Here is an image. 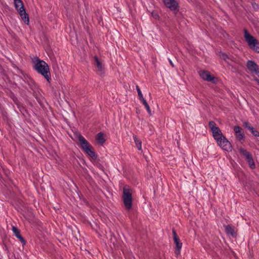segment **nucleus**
Listing matches in <instances>:
<instances>
[{
	"mask_svg": "<svg viewBox=\"0 0 259 259\" xmlns=\"http://www.w3.org/2000/svg\"><path fill=\"white\" fill-rule=\"evenodd\" d=\"M243 126L246 128H247L248 130L252 126L247 121L243 122Z\"/></svg>",
	"mask_w": 259,
	"mask_h": 259,
	"instance_id": "nucleus-24",
	"label": "nucleus"
},
{
	"mask_svg": "<svg viewBox=\"0 0 259 259\" xmlns=\"http://www.w3.org/2000/svg\"><path fill=\"white\" fill-rule=\"evenodd\" d=\"M199 75L205 80L215 83L217 78L211 75L210 73L206 70H201L199 72Z\"/></svg>",
	"mask_w": 259,
	"mask_h": 259,
	"instance_id": "nucleus-6",
	"label": "nucleus"
},
{
	"mask_svg": "<svg viewBox=\"0 0 259 259\" xmlns=\"http://www.w3.org/2000/svg\"><path fill=\"white\" fill-rule=\"evenodd\" d=\"M96 140L98 143L101 145H102L105 142V139L104 138V134L103 133L100 132L97 134L96 136Z\"/></svg>",
	"mask_w": 259,
	"mask_h": 259,
	"instance_id": "nucleus-16",
	"label": "nucleus"
},
{
	"mask_svg": "<svg viewBox=\"0 0 259 259\" xmlns=\"http://www.w3.org/2000/svg\"><path fill=\"white\" fill-rule=\"evenodd\" d=\"M152 15L155 19H157L159 17L157 14H154V13H152Z\"/></svg>",
	"mask_w": 259,
	"mask_h": 259,
	"instance_id": "nucleus-28",
	"label": "nucleus"
},
{
	"mask_svg": "<svg viewBox=\"0 0 259 259\" xmlns=\"http://www.w3.org/2000/svg\"><path fill=\"white\" fill-rule=\"evenodd\" d=\"M251 134L254 136L255 137H259V132L258 131L256 130L252 126L249 130Z\"/></svg>",
	"mask_w": 259,
	"mask_h": 259,
	"instance_id": "nucleus-21",
	"label": "nucleus"
},
{
	"mask_svg": "<svg viewBox=\"0 0 259 259\" xmlns=\"http://www.w3.org/2000/svg\"><path fill=\"white\" fill-rule=\"evenodd\" d=\"M236 137L238 140L241 141L244 138V134L243 130L238 125L234 127Z\"/></svg>",
	"mask_w": 259,
	"mask_h": 259,
	"instance_id": "nucleus-12",
	"label": "nucleus"
},
{
	"mask_svg": "<svg viewBox=\"0 0 259 259\" xmlns=\"http://www.w3.org/2000/svg\"><path fill=\"white\" fill-rule=\"evenodd\" d=\"M208 125L211 129L212 136L219 146L225 151H231L232 147L231 143L227 138L223 136L220 128L217 126L215 122L213 121H210Z\"/></svg>",
	"mask_w": 259,
	"mask_h": 259,
	"instance_id": "nucleus-1",
	"label": "nucleus"
},
{
	"mask_svg": "<svg viewBox=\"0 0 259 259\" xmlns=\"http://www.w3.org/2000/svg\"><path fill=\"white\" fill-rule=\"evenodd\" d=\"M122 199L126 210H130L132 207V190L127 185L123 187Z\"/></svg>",
	"mask_w": 259,
	"mask_h": 259,
	"instance_id": "nucleus-3",
	"label": "nucleus"
},
{
	"mask_svg": "<svg viewBox=\"0 0 259 259\" xmlns=\"http://www.w3.org/2000/svg\"><path fill=\"white\" fill-rule=\"evenodd\" d=\"M16 10L19 12L24 23L28 25L29 22L28 15L26 13L22 0H14Z\"/></svg>",
	"mask_w": 259,
	"mask_h": 259,
	"instance_id": "nucleus-5",
	"label": "nucleus"
},
{
	"mask_svg": "<svg viewBox=\"0 0 259 259\" xmlns=\"http://www.w3.org/2000/svg\"><path fill=\"white\" fill-rule=\"evenodd\" d=\"M140 100L142 101L144 106L148 104L144 97H143V98H140Z\"/></svg>",
	"mask_w": 259,
	"mask_h": 259,
	"instance_id": "nucleus-27",
	"label": "nucleus"
},
{
	"mask_svg": "<svg viewBox=\"0 0 259 259\" xmlns=\"http://www.w3.org/2000/svg\"><path fill=\"white\" fill-rule=\"evenodd\" d=\"M230 61L235 63H237L238 62V60L232 56H230Z\"/></svg>",
	"mask_w": 259,
	"mask_h": 259,
	"instance_id": "nucleus-25",
	"label": "nucleus"
},
{
	"mask_svg": "<svg viewBox=\"0 0 259 259\" xmlns=\"http://www.w3.org/2000/svg\"><path fill=\"white\" fill-rule=\"evenodd\" d=\"M172 234L174 236V243L176 244V253L179 254L182 247V243L181 242L179 236L174 229H172Z\"/></svg>",
	"mask_w": 259,
	"mask_h": 259,
	"instance_id": "nucleus-9",
	"label": "nucleus"
},
{
	"mask_svg": "<svg viewBox=\"0 0 259 259\" xmlns=\"http://www.w3.org/2000/svg\"><path fill=\"white\" fill-rule=\"evenodd\" d=\"M220 57L226 63H229V61H230V56H228L226 54L221 52L220 53Z\"/></svg>",
	"mask_w": 259,
	"mask_h": 259,
	"instance_id": "nucleus-18",
	"label": "nucleus"
},
{
	"mask_svg": "<svg viewBox=\"0 0 259 259\" xmlns=\"http://www.w3.org/2000/svg\"><path fill=\"white\" fill-rule=\"evenodd\" d=\"M93 147L91 145L90 146L87 147V148L84 149V150H83V151L87 154H88L89 152L90 151H91L92 149H93Z\"/></svg>",
	"mask_w": 259,
	"mask_h": 259,
	"instance_id": "nucleus-23",
	"label": "nucleus"
},
{
	"mask_svg": "<svg viewBox=\"0 0 259 259\" xmlns=\"http://www.w3.org/2000/svg\"><path fill=\"white\" fill-rule=\"evenodd\" d=\"M169 62L170 65L172 66V67H174V65L172 62L171 61V60L169 59Z\"/></svg>",
	"mask_w": 259,
	"mask_h": 259,
	"instance_id": "nucleus-30",
	"label": "nucleus"
},
{
	"mask_svg": "<svg viewBox=\"0 0 259 259\" xmlns=\"http://www.w3.org/2000/svg\"><path fill=\"white\" fill-rule=\"evenodd\" d=\"M145 107L147 112L149 114V115H152L151 111V109H150V108L149 105L148 104V105L145 106Z\"/></svg>",
	"mask_w": 259,
	"mask_h": 259,
	"instance_id": "nucleus-26",
	"label": "nucleus"
},
{
	"mask_svg": "<svg viewBox=\"0 0 259 259\" xmlns=\"http://www.w3.org/2000/svg\"><path fill=\"white\" fill-rule=\"evenodd\" d=\"M136 90L137 91L138 95V97H139V99L143 98V96L141 91L138 85H136Z\"/></svg>",
	"mask_w": 259,
	"mask_h": 259,
	"instance_id": "nucleus-22",
	"label": "nucleus"
},
{
	"mask_svg": "<svg viewBox=\"0 0 259 259\" xmlns=\"http://www.w3.org/2000/svg\"><path fill=\"white\" fill-rule=\"evenodd\" d=\"M133 138L136 146L139 150H142V142L139 139L136 135L133 136Z\"/></svg>",
	"mask_w": 259,
	"mask_h": 259,
	"instance_id": "nucleus-17",
	"label": "nucleus"
},
{
	"mask_svg": "<svg viewBox=\"0 0 259 259\" xmlns=\"http://www.w3.org/2000/svg\"><path fill=\"white\" fill-rule=\"evenodd\" d=\"M247 162L251 169H253L255 168V164L252 157L248 160Z\"/></svg>",
	"mask_w": 259,
	"mask_h": 259,
	"instance_id": "nucleus-19",
	"label": "nucleus"
},
{
	"mask_svg": "<svg viewBox=\"0 0 259 259\" xmlns=\"http://www.w3.org/2000/svg\"><path fill=\"white\" fill-rule=\"evenodd\" d=\"M94 59L95 63V65L96 66L97 68V72L99 75H102L104 73V68L102 65V64L100 61L98 57L97 56H95L94 57Z\"/></svg>",
	"mask_w": 259,
	"mask_h": 259,
	"instance_id": "nucleus-11",
	"label": "nucleus"
},
{
	"mask_svg": "<svg viewBox=\"0 0 259 259\" xmlns=\"http://www.w3.org/2000/svg\"><path fill=\"white\" fill-rule=\"evenodd\" d=\"M77 139L79 142V146L82 150L91 145L89 142L80 134H79L77 136Z\"/></svg>",
	"mask_w": 259,
	"mask_h": 259,
	"instance_id": "nucleus-10",
	"label": "nucleus"
},
{
	"mask_svg": "<svg viewBox=\"0 0 259 259\" xmlns=\"http://www.w3.org/2000/svg\"><path fill=\"white\" fill-rule=\"evenodd\" d=\"M87 155L90 156L94 160L97 159L98 157V155L94 151V149L90 151Z\"/></svg>",
	"mask_w": 259,
	"mask_h": 259,
	"instance_id": "nucleus-20",
	"label": "nucleus"
},
{
	"mask_svg": "<svg viewBox=\"0 0 259 259\" xmlns=\"http://www.w3.org/2000/svg\"><path fill=\"white\" fill-rule=\"evenodd\" d=\"M225 232L227 234L230 235L233 237L236 236V233L234 229L230 225H227L225 227Z\"/></svg>",
	"mask_w": 259,
	"mask_h": 259,
	"instance_id": "nucleus-15",
	"label": "nucleus"
},
{
	"mask_svg": "<svg viewBox=\"0 0 259 259\" xmlns=\"http://www.w3.org/2000/svg\"><path fill=\"white\" fill-rule=\"evenodd\" d=\"M254 80L256 81V82L257 83V84L259 85V79H257V78H255L254 79Z\"/></svg>",
	"mask_w": 259,
	"mask_h": 259,
	"instance_id": "nucleus-31",
	"label": "nucleus"
},
{
	"mask_svg": "<svg viewBox=\"0 0 259 259\" xmlns=\"http://www.w3.org/2000/svg\"><path fill=\"white\" fill-rule=\"evenodd\" d=\"M244 37L249 48L254 52L259 53V41L252 36L246 29H244Z\"/></svg>",
	"mask_w": 259,
	"mask_h": 259,
	"instance_id": "nucleus-4",
	"label": "nucleus"
},
{
	"mask_svg": "<svg viewBox=\"0 0 259 259\" xmlns=\"http://www.w3.org/2000/svg\"><path fill=\"white\" fill-rule=\"evenodd\" d=\"M33 68L50 82L51 77L50 68L48 64L38 58L35 61H33Z\"/></svg>",
	"mask_w": 259,
	"mask_h": 259,
	"instance_id": "nucleus-2",
	"label": "nucleus"
},
{
	"mask_svg": "<svg viewBox=\"0 0 259 259\" xmlns=\"http://www.w3.org/2000/svg\"><path fill=\"white\" fill-rule=\"evenodd\" d=\"M12 230L15 236L17 238H18L20 240V242L22 243L23 246L25 245L26 244V242L25 239L21 235L19 230L15 226L12 227Z\"/></svg>",
	"mask_w": 259,
	"mask_h": 259,
	"instance_id": "nucleus-13",
	"label": "nucleus"
},
{
	"mask_svg": "<svg viewBox=\"0 0 259 259\" xmlns=\"http://www.w3.org/2000/svg\"><path fill=\"white\" fill-rule=\"evenodd\" d=\"M246 67L251 72H254L259 76V67L254 61L248 60L246 63Z\"/></svg>",
	"mask_w": 259,
	"mask_h": 259,
	"instance_id": "nucleus-7",
	"label": "nucleus"
},
{
	"mask_svg": "<svg viewBox=\"0 0 259 259\" xmlns=\"http://www.w3.org/2000/svg\"><path fill=\"white\" fill-rule=\"evenodd\" d=\"M239 152L240 154L245 158L246 161L252 157V155L250 152L243 148H239Z\"/></svg>",
	"mask_w": 259,
	"mask_h": 259,
	"instance_id": "nucleus-14",
	"label": "nucleus"
},
{
	"mask_svg": "<svg viewBox=\"0 0 259 259\" xmlns=\"http://www.w3.org/2000/svg\"><path fill=\"white\" fill-rule=\"evenodd\" d=\"M232 62L231 61H229V63H227L230 66H231L232 67H233V64H232Z\"/></svg>",
	"mask_w": 259,
	"mask_h": 259,
	"instance_id": "nucleus-29",
	"label": "nucleus"
},
{
	"mask_svg": "<svg viewBox=\"0 0 259 259\" xmlns=\"http://www.w3.org/2000/svg\"><path fill=\"white\" fill-rule=\"evenodd\" d=\"M165 6L172 11H178L179 5L175 0H163Z\"/></svg>",
	"mask_w": 259,
	"mask_h": 259,
	"instance_id": "nucleus-8",
	"label": "nucleus"
}]
</instances>
